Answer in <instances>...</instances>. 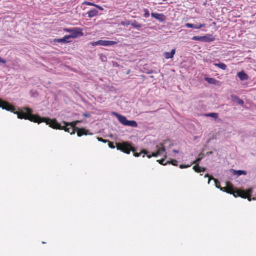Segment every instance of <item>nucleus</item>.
Returning <instances> with one entry per match:
<instances>
[{
  "instance_id": "31",
  "label": "nucleus",
  "mask_w": 256,
  "mask_h": 256,
  "mask_svg": "<svg viewBox=\"0 0 256 256\" xmlns=\"http://www.w3.org/2000/svg\"><path fill=\"white\" fill-rule=\"evenodd\" d=\"M83 4H86V5H88V6H94L95 4H96L92 3V2H86V1L84 2H83Z\"/></svg>"
},
{
  "instance_id": "39",
  "label": "nucleus",
  "mask_w": 256,
  "mask_h": 256,
  "mask_svg": "<svg viewBox=\"0 0 256 256\" xmlns=\"http://www.w3.org/2000/svg\"><path fill=\"white\" fill-rule=\"evenodd\" d=\"M64 30L66 32H72V28H66Z\"/></svg>"
},
{
  "instance_id": "22",
  "label": "nucleus",
  "mask_w": 256,
  "mask_h": 256,
  "mask_svg": "<svg viewBox=\"0 0 256 256\" xmlns=\"http://www.w3.org/2000/svg\"><path fill=\"white\" fill-rule=\"evenodd\" d=\"M206 116L212 117L214 118H217L218 117V114L215 112L208 113V114H206Z\"/></svg>"
},
{
  "instance_id": "23",
  "label": "nucleus",
  "mask_w": 256,
  "mask_h": 256,
  "mask_svg": "<svg viewBox=\"0 0 256 256\" xmlns=\"http://www.w3.org/2000/svg\"><path fill=\"white\" fill-rule=\"evenodd\" d=\"M192 40L203 42V36H194L192 38Z\"/></svg>"
},
{
  "instance_id": "16",
  "label": "nucleus",
  "mask_w": 256,
  "mask_h": 256,
  "mask_svg": "<svg viewBox=\"0 0 256 256\" xmlns=\"http://www.w3.org/2000/svg\"><path fill=\"white\" fill-rule=\"evenodd\" d=\"M192 169L196 172H204L206 171V168H202L199 166V164H195Z\"/></svg>"
},
{
  "instance_id": "25",
  "label": "nucleus",
  "mask_w": 256,
  "mask_h": 256,
  "mask_svg": "<svg viewBox=\"0 0 256 256\" xmlns=\"http://www.w3.org/2000/svg\"><path fill=\"white\" fill-rule=\"evenodd\" d=\"M167 164H170L173 166H178V161L176 160H172L170 161H167Z\"/></svg>"
},
{
  "instance_id": "12",
  "label": "nucleus",
  "mask_w": 256,
  "mask_h": 256,
  "mask_svg": "<svg viewBox=\"0 0 256 256\" xmlns=\"http://www.w3.org/2000/svg\"><path fill=\"white\" fill-rule=\"evenodd\" d=\"M72 36H76V38L78 36H82V29L80 28H72Z\"/></svg>"
},
{
  "instance_id": "1",
  "label": "nucleus",
  "mask_w": 256,
  "mask_h": 256,
  "mask_svg": "<svg viewBox=\"0 0 256 256\" xmlns=\"http://www.w3.org/2000/svg\"><path fill=\"white\" fill-rule=\"evenodd\" d=\"M0 108L16 114L18 118L28 120L38 124L44 122L54 129L64 130L71 134H74L76 128H78L76 126V124L82 122L81 120H75L70 122H63L64 126H62L55 119L51 120L49 118L40 117L38 114H33L32 110L28 107L24 108V110L16 111L14 106L1 98H0Z\"/></svg>"
},
{
  "instance_id": "21",
  "label": "nucleus",
  "mask_w": 256,
  "mask_h": 256,
  "mask_svg": "<svg viewBox=\"0 0 256 256\" xmlns=\"http://www.w3.org/2000/svg\"><path fill=\"white\" fill-rule=\"evenodd\" d=\"M214 64L215 66H216L223 70H225L226 68V64H225L224 63L220 62V63H218V64Z\"/></svg>"
},
{
  "instance_id": "30",
  "label": "nucleus",
  "mask_w": 256,
  "mask_h": 256,
  "mask_svg": "<svg viewBox=\"0 0 256 256\" xmlns=\"http://www.w3.org/2000/svg\"><path fill=\"white\" fill-rule=\"evenodd\" d=\"M192 164H180L179 167L180 168H184L190 166Z\"/></svg>"
},
{
  "instance_id": "28",
  "label": "nucleus",
  "mask_w": 256,
  "mask_h": 256,
  "mask_svg": "<svg viewBox=\"0 0 256 256\" xmlns=\"http://www.w3.org/2000/svg\"><path fill=\"white\" fill-rule=\"evenodd\" d=\"M120 24L122 26H128L130 24V22L128 20L123 21L120 22Z\"/></svg>"
},
{
  "instance_id": "17",
  "label": "nucleus",
  "mask_w": 256,
  "mask_h": 256,
  "mask_svg": "<svg viewBox=\"0 0 256 256\" xmlns=\"http://www.w3.org/2000/svg\"><path fill=\"white\" fill-rule=\"evenodd\" d=\"M98 11L96 9H92L88 12L89 18L94 17L98 14Z\"/></svg>"
},
{
  "instance_id": "27",
  "label": "nucleus",
  "mask_w": 256,
  "mask_h": 256,
  "mask_svg": "<svg viewBox=\"0 0 256 256\" xmlns=\"http://www.w3.org/2000/svg\"><path fill=\"white\" fill-rule=\"evenodd\" d=\"M144 16L146 18H148L150 16V13H149V12H148V10L146 8H145L144 9Z\"/></svg>"
},
{
  "instance_id": "19",
  "label": "nucleus",
  "mask_w": 256,
  "mask_h": 256,
  "mask_svg": "<svg viewBox=\"0 0 256 256\" xmlns=\"http://www.w3.org/2000/svg\"><path fill=\"white\" fill-rule=\"evenodd\" d=\"M205 80L208 83L211 84H216L218 82L216 79L212 78H206Z\"/></svg>"
},
{
  "instance_id": "3",
  "label": "nucleus",
  "mask_w": 256,
  "mask_h": 256,
  "mask_svg": "<svg viewBox=\"0 0 256 256\" xmlns=\"http://www.w3.org/2000/svg\"><path fill=\"white\" fill-rule=\"evenodd\" d=\"M156 152H152V154H148V152L146 150H142L140 151V152L138 153L136 152V148H134V150L133 152L134 156L136 157H138L140 156L142 154H147V157L148 158H150L152 156L156 157L158 155L160 154L162 152H164L166 151V148H164V144L162 143H161L160 144V146L157 145L156 146Z\"/></svg>"
},
{
  "instance_id": "26",
  "label": "nucleus",
  "mask_w": 256,
  "mask_h": 256,
  "mask_svg": "<svg viewBox=\"0 0 256 256\" xmlns=\"http://www.w3.org/2000/svg\"><path fill=\"white\" fill-rule=\"evenodd\" d=\"M212 178V180H214V182H215V184H216V187L218 188H220V182L218 180H216V178Z\"/></svg>"
},
{
  "instance_id": "6",
  "label": "nucleus",
  "mask_w": 256,
  "mask_h": 256,
  "mask_svg": "<svg viewBox=\"0 0 256 256\" xmlns=\"http://www.w3.org/2000/svg\"><path fill=\"white\" fill-rule=\"evenodd\" d=\"M151 16L160 22H164L166 20V16L162 13L152 12Z\"/></svg>"
},
{
  "instance_id": "32",
  "label": "nucleus",
  "mask_w": 256,
  "mask_h": 256,
  "mask_svg": "<svg viewBox=\"0 0 256 256\" xmlns=\"http://www.w3.org/2000/svg\"><path fill=\"white\" fill-rule=\"evenodd\" d=\"M97 139L99 142H102L104 143H106L108 142V140H104V139L102 138H98Z\"/></svg>"
},
{
  "instance_id": "20",
  "label": "nucleus",
  "mask_w": 256,
  "mask_h": 256,
  "mask_svg": "<svg viewBox=\"0 0 256 256\" xmlns=\"http://www.w3.org/2000/svg\"><path fill=\"white\" fill-rule=\"evenodd\" d=\"M131 25L134 27V28H142V24L138 23L136 20H134L132 24H131Z\"/></svg>"
},
{
  "instance_id": "34",
  "label": "nucleus",
  "mask_w": 256,
  "mask_h": 256,
  "mask_svg": "<svg viewBox=\"0 0 256 256\" xmlns=\"http://www.w3.org/2000/svg\"><path fill=\"white\" fill-rule=\"evenodd\" d=\"M100 42H99V40L96 41V42H93L91 43V44L92 46H98V45H100Z\"/></svg>"
},
{
  "instance_id": "4",
  "label": "nucleus",
  "mask_w": 256,
  "mask_h": 256,
  "mask_svg": "<svg viewBox=\"0 0 256 256\" xmlns=\"http://www.w3.org/2000/svg\"><path fill=\"white\" fill-rule=\"evenodd\" d=\"M116 147L118 150L126 154H129L131 151L134 152V147L132 146L128 142L116 143Z\"/></svg>"
},
{
  "instance_id": "37",
  "label": "nucleus",
  "mask_w": 256,
  "mask_h": 256,
  "mask_svg": "<svg viewBox=\"0 0 256 256\" xmlns=\"http://www.w3.org/2000/svg\"><path fill=\"white\" fill-rule=\"evenodd\" d=\"M226 188H227V184L226 185V186H224V187H220V190H222V191H224V192H226Z\"/></svg>"
},
{
  "instance_id": "35",
  "label": "nucleus",
  "mask_w": 256,
  "mask_h": 256,
  "mask_svg": "<svg viewBox=\"0 0 256 256\" xmlns=\"http://www.w3.org/2000/svg\"><path fill=\"white\" fill-rule=\"evenodd\" d=\"M204 177H205V178H208V184L210 183V180H212V178H213L212 177V176H210V175H209L208 174H205Z\"/></svg>"
},
{
  "instance_id": "15",
  "label": "nucleus",
  "mask_w": 256,
  "mask_h": 256,
  "mask_svg": "<svg viewBox=\"0 0 256 256\" xmlns=\"http://www.w3.org/2000/svg\"><path fill=\"white\" fill-rule=\"evenodd\" d=\"M204 154L203 152H200L198 156V158L194 161L191 162V164H199V162L200 160L204 158Z\"/></svg>"
},
{
  "instance_id": "8",
  "label": "nucleus",
  "mask_w": 256,
  "mask_h": 256,
  "mask_svg": "<svg viewBox=\"0 0 256 256\" xmlns=\"http://www.w3.org/2000/svg\"><path fill=\"white\" fill-rule=\"evenodd\" d=\"M76 36H72L71 34L65 36L64 37H63L62 38H58V39H55L54 42H69L70 41L68 40L70 38H75Z\"/></svg>"
},
{
  "instance_id": "24",
  "label": "nucleus",
  "mask_w": 256,
  "mask_h": 256,
  "mask_svg": "<svg viewBox=\"0 0 256 256\" xmlns=\"http://www.w3.org/2000/svg\"><path fill=\"white\" fill-rule=\"evenodd\" d=\"M235 100H236L237 103L241 106H242L244 104V102L242 100L240 99L237 96H234Z\"/></svg>"
},
{
  "instance_id": "13",
  "label": "nucleus",
  "mask_w": 256,
  "mask_h": 256,
  "mask_svg": "<svg viewBox=\"0 0 256 256\" xmlns=\"http://www.w3.org/2000/svg\"><path fill=\"white\" fill-rule=\"evenodd\" d=\"M175 53H176V49L174 48V49L172 50L171 52H165L164 54V56L166 59L172 58L174 57V55Z\"/></svg>"
},
{
  "instance_id": "9",
  "label": "nucleus",
  "mask_w": 256,
  "mask_h": 256,
  "mask_svg": "<svg viewBox=\"0 0 256 256\" xmlns=\"http://www.w3.org/2000/svg\"><path fill=\"white\" fill-rule=\"evenodd\" d=\"M185 26L186 28H194L196 29H200L202 28L205 27L206 24H194L190 23H186L185 24Z\"/></svg>"
},
{
  "instance_id": "18",
  "label": "nucleus",
  "mask_w": 256,
  "mask_h": 256,
  "mask_svg": "<svg viewBox=\"0 0 256 256\" xmlns=\"http://www.w3.org/2000/svg\"><path fill=\"white\" fill-rule=\"evenodd\" d=\"M232 170L234 172L233 174H234V175H237V176H241V175H246V172L245 171V170Z\"/></svg>"
},
{
  "instance_id": "29",
  "label": "nucleus",
  "mask_w": 256,
  "mask_h": 256,
  "mask_svg": "<svg viewBox=\"0 0 256 256\" xmlns=\"http://www.w3.org/2000/svg\"><path fill=\"white\" fill-rule=\"evenodd\" d=\"M160 164H162V165H166L167 164L166 162H164L165 160L164 158H162L161 160H157Z\"/></svg>"
},
{
  "instance_id": "7",
  "label": "nucleus",
  "mask_w": 256,
  "mask_h": 256,
  "mask_svg": "<svg viewBox=\"0 0 256 256\" xmlns=\"http://www.w3.org/2000/svg\"><path fill=\"white\" fill-rule=\"evenodd\" d=\"M100 45L103 46H109L112 45L116 44L118 42L113 40H99Z\"/></svg>"
},
{
  "instance_id": "41",
  "label": "nucleus",
  "mask_w": 256,
  "mask_h": 256,
  "mask_svg": "<svg viewBox=\"0 0 256 256\" xmlns=\"http://www.w3.org/2000/svg\"><path fill=\"white\" fill-rule=\"evenodd\" d=\"M212 153V152H207V154H211Z\"/></svg>"
},
{
  "instance_id": "11",
  "label": "nucleus",
  "mask_w": 256,
  "mask_h": 256,
  "mask_svg": "<svg viewBox=\"0 0 256 256\" xmlns=\"http://www.w3.org/2000/svg\"><path fill=\"white\" fill-rule=\"evenodd\" d=\"M77 135L78 136H82L83 135H87L88 131L84 128H76Z\"/></svg>"
},
{
  "instance_id": "2",
  "label": "nucleus",
  "mask_w": 256,
  "mask_h": 256,
  "mask_svg": "<svg viewBox=\"0 0 256 256\" xmlns=\"http://www.w3.org/2000/svg\"><path fill=\"white\" fill-rule=\"evenodd\" d=\"M227 188L226 192L232 194L234 197L240 196L244 198H247L249 201L252 200L251 193L252 192V188H248L246 190L234 189L232 184L226 182ZM252 200H254L255 198H253Z\"/></svg>"
},
{
  "instance_id": "10",
  "label": "nucleus",
  "mask_w": 256,
  "mask_h": 256,
  "mask_svg": "<svg viewBox=\"0 0 256 256\" xmlns=\"http://www.w3.org/2000/svg\"><path fill=\"white\" fill-rule=\"evenodd\" d=\"M215 38L214 36L211 34H206L203 36V42H209L214 41Z\"/></svg>"
},
{
  "instance_id": "36",
  "label": "nucleus",
  "mask_w": 256,
  "mask_h": 256,
  "mask_svg": "<svg viewBox=\"0 0 256 256\" xmlns=\"http://www.w3.org/2000/svg\"><path fill=\"white\" fill-rule=\"evenodd\" d=\"M94 6L96 7V8H98V9H99L100 10H104L102 6H98V5H97V4H95Z\"/></svg>"
},
{
  "instance_id": "33",
  "label": "nucleus",
  "mask_w": 256,
  "mask_h": 256,
  "mask_svg": "<svg viewBox=\"0 0 256 256\" xmlns=\"http://www.w3.org/2000/svg\"><path fill=\"white\" fill-rule=\"evenodd\" d=\"M108 142V146L110 148H115V146L114 145V142H110L109 140Z\"/></svg>"
},
{
  "instance_id": "38",
  "label": "nucleus",
  "mask_w": 256,
  "mask_h": 256,
  "mask_svg": "<svg viewBox=\"0 0 256 256\" xmlns=\"http://www.w3.org/2000/svg\"><path fill=\"white\" fill-rule=\"evenodd\" d=\"M0 63H2L5 64L6 63V60L2 58L1 57H0Z\"/></svg>"
},
{
  "instance_id": "40",
  "label": "nucleus",
  "mask_w": 256,
  "mask_h": 256,
  "mask_svg": "<svg viewBox=\"0 0 256 256\" xmlns=\"http://www.w3.org/2000/svg\"><path fill=\"white\" fill-rule=\"evenodd\" d=\"M83 115L86 118H88L90 116V114L88 113H84Z\"/></svg>"
},
{
  "instance_id": "5",
  "label": "nucleus",
  "mask_w": 256,
  "mask_h": 256,
  "mask_svg": "<svg viewBox=\"0 0 256 256\" xmlns=\"http://www.w3.org/2000/svg\"><path fill=\"white\" fill-rule=\"evenodd\" d=\"M113 114L114 115L118 120V121L123 125L130 126L132 127H137L138 124L134 120H128L126 117L116 112H114Z\"/></svg>"
},
{
  "instance_id": "14",
  "label": "nucleus",
  "mask_w": 256,
  "mask_h": 256,
  "mask_svg": "<svg viewBox=\"0 0 256 256\" xmlns=\"http://www.w3.org/2000/svg\"><path fill=\"white\" fill-rule=\"evenodd\" d=\"M238 76L242 80H247L248 79V76L244 72H240L237 74Z\"/></svg>"
}]
</instances>
